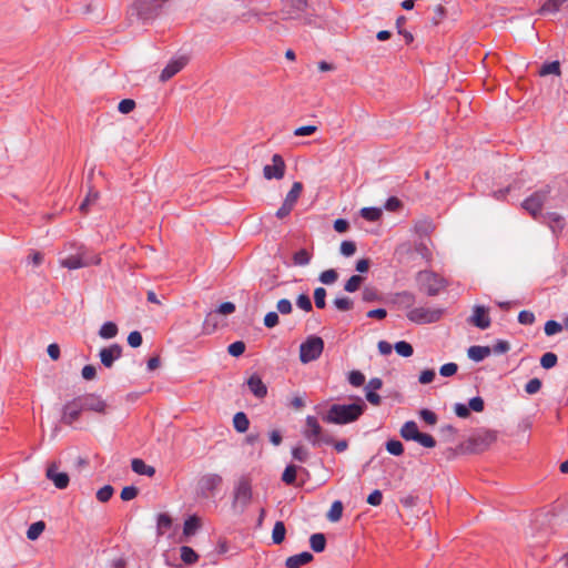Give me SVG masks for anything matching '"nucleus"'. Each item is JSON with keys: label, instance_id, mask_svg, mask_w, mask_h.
<instances>
[{"label": "nucleus", "instance_id": "nucleus-1", "mask_svg": "<svg viewBox=\"0 0 568 568\" xmlns=\"http://www.w3.org/2000/svg\"><path fill=\"white\" fill-rule=\"evenodd\" d=\"M281 8L276 12H264L258 20L271 22L275 17L283 21H296L301 24H311L313 14L310 12L307 0H280Z\"/></svg>", "mask_w": 568, "mask_h": 568}, {"label": "nucleus", "instance_id": "nucleus-2", "mask_svg": "<svg viewBox=\"0 0 568 568\" xmlns=\"http://www.w3.org/2000/svg\"><path fill=\"white\" fill-rule=\"evenodd\" d=\"M366 404L359 397L353 404H333L323 420L328 424L346 425L356 422L365 412Z\"/></svg>", "mask_w": 568, "mask_h": 568}, {"label": "nucleus", "instance_id": "nucleus-3", "mask_svg": "<svg viewBox=\"0 0 568 568\" xmlns=\"http://www.w3.org/2000/svg\"><path fill=\"white\" fill-rule=\"evenodd\" d=\"M100 263L101 258L99 255L83 245L78 246L75 253L70 254L60 261V265L69 270H78L91 265H99Z\"/></svg>", "mask_w": 568, "mask_h": 568}, {"label": "nucleus", "instance_id": "nucleus-4", "mask_svg": "<svg viewBox=\"0 0 568 568\" xmlns=\"http://www.w3.org/2000/svg\"><path fill=\"white\" fill-rule=\"evenodd\" d=\"M416 282L419 291L428 296H437L448 285V282L443 276L427 270L417 273Z\"/></svg>", "mask_w": 568, "mask_h": 568}, {"label": "nucleus", "instance_id": "nucleus-5", "mask_svg": "<svg viewBox=\"0 0 568 568\" xmlns=\"http://www.w3.org/2000/svg\"><path fill=\"white\" fill-rule=\"evenodd\" d=\"M302 434L313 446H320L321 444L331 445L333 443V438L324 434V430L315 416L308 415L305 418V426Z\"/></svg>", "mask_w": 568, "mask_h": 568}, {"label": "nucleus", "instance_id": "nucleus-6", "mask_svg": "<svg viewBox=\"0 0 568 568\" xmlns=\"http://www.w3.org/2000/svg\"><path fill=\"white\" fill-rule=\"evenodd\" d=\"M323 349L324 341L320 336H308L300 346V361L304 364L316 361Z\"/></svg>", "mask_w": 568, "mask_h": 568}, {"label": "nucleus", "instance_id": "nucleus-7", "mask_svg": "<svg viewBox=\"0 0 568 568\" xmlns=\"http://www.w3.org/2000/svg\"><path fill=\"white\" fill-rule=\"evenodd\" d=\"M550 194L549 186L540 189L528 196L521 206L535 219L540 220L544 214L541 213L542 206Z\"/></svg>", "mask_w": 568, "mask_h": 568}, {"label": "nucleus", "instance_id": "nucleus-8", "mask_svg": "<svg viewBox=\"0 0 568 568\" xmlns=\"http://www.w3.org/2000/svg\"><path fill=\"white\" fill-rule=\"evenodd\" d=\"M443 316V310L440 308H428V307H415L409 308L406 313V317L415 324H430L439 321Z\"/></svg>", "mask_w": 568, "mask_h": 568}, {"label": "nucleus", "instance_id": "nucleus-9", "mask_svg": "<svg viewBox=\"0 0 568 568\" xmlns=\"http://www.w3.org/2000/svg\"><path fill=\"white\" fill-rule=\"evenodd\" d=\"M78 397L84 412H94L99 414H104L106 412L108 404L100 395L88 393Z\"/></svg>", "mask_w": 568, "mask_h": 568}, {"label": "nucleus", "instance_id": "nucleus-10", "mask_svg": "<svg viewBox=\"0 0 568 568\" xmlns=\"http://www.w3.org/2000/svg\"><path fill=\"white\" fill-rule=\"evenodd\" d=\"M82 412H84V409L77 396L63 405L61 422L70 426L80 418Z\"/></svg>", "mask_w": 568, "mask_h": 568}, {"label": "nucleus", "instance_id": "nucleus-11", "mask_svg": "<svg viewBox=\"0 0 568 568\" xmlns=\"http://www.w3.org/2000/svg\"><path fill=\"white\" fill-rule=\"evenodd\" d=\"M285 162L280 154H274L272 156V164H266L263 168V175L266 180H281L285 174Z\"/></svg>", "mask_w": 568, "mask_h": 568}, {"label": "nucleus", "instance_id": "nucleus-12", "mask_svg": "<svg viewBox=\"0 0 568 568\" xmlns=\"http://www.w3.org/2000/svg\"><path fill=\"white\" fill-rule=\"evenodd\" d=\"M223 483V478L217 474H205L197 483L199 493L207 497Z\"/></svg>", "mask_w": 568, "mask_h": 568}, {"label": "nucleus", "instance_id": "nucleus-13", "mask_svg": "<svg viewBox=\"0 0 568 568\" xmlns=\"http://www.w3.org/2000/svg\"><path fill=\"white\" fill-rule=\"evenodd\" d=\"M497 439L496 432L489 429H481L474 434L470 438V444L475 450H485Z\"/></svg>", "mask_w": 568, "mask_h": 568}, {"label": "nucleus", "instance_id": "nucleus-14", "mask_svg": "<svg viewBox=\"0 0 568 568\" xmlns=\"http://www.w3.org/2000/svg\"><path fill=\"white\" fill-rule=\"evenodd\" d=\"M122 355V347L119 344H112L108 347H103L100 349L99 357L101 364L111 368L116 359H119Z\"/></svg>", "mask_w": 568, "mask_h": 568}, {"label": "nucleus", "instance_id": "nucleus-15", "mask_svg": "<svg viewBox=\"0 0 568 568\" xmlns=\"http://www.w3.org/2000/svg\"><path fill=\"white\" fill-rule=\"evenodd\" d=\"M252 498L251 483L247 478H241L234 489V499L236 503L246 506Z\"/></svg>", "mask_w": 568, "mask_h": 568}, {"label": "nucleus", "instance_id": "nucleus-16", "mask_svg": "<svg viewBox=\"0 0 568 568\" xmlns=\"http://www.w3.org/2000/svg\"><path fill=\"white\" fill-rule=\"evenodd\" d=\"M469 323L474 326L486 329L490 326V317L488 310L485 306L476 305L473 310V315L469 317Z\"/></svg>", "mask_w": 568, "mask_h": 568}, {"label": "nucleus", "instance_id": "nucleus-17", "mask_svg": "<svg viewBox=\"0 0 568 568\" xmlns=\"http://www.w3.org/2000/svg\"><path fill=\"white\" fill-rule=\"evenodd\" d=\"M187 63V59L185 57H179L172 59L165 68L162 70L160 74V80L165 82L173 78L176 73H179Z\"/></svg>", "mask_w": 568, "mask_h": 568}, {"label": "nucleus", "instance_id": "nucleus-18", "mask_svg": "<svg viewBox=\"0 0 568 568\" xmlns=\"http://www.w3.org/2000/svg\"><path fill=\"white\" fill-rule=\"evenodd\" d=\"M47 477L54 484L58 489L67 488L70 481L69 475L67 473H59L54 464L48 467Z\"/></svg>", "mask_w": 568, "mask_h": 568}, {"label": "nucleus", "instance_id": "nucleus-19", "mask_svg": "<svg viewBox=\"0 0 568 568\" xmlns=\"http://www.w3.org/2000/svg\"><path fill=\"white\" fill-rule=\"evenodd\" d=\"M542 223H547L554 233L561 232L565 226L564 217L556 212H548L539 220Z\"/></svg>", "mask_w": 568, "mask_h": 568}, {"label": "nucleus", "instance_id": "nucleus-20", "mask_svg": "<svg viewBox=\"0 0 568 568\" xmlns=\"http://www.w3.org/2000/svg\"><path fill=\"white\" fill-rule=\"evenodd\" d=\"M247 386L251 393L257 398H264L267 394V387L262 378L254 374L247 379Z\"/></svg>", "mask_w": 568, "mask_h": 568}, {"label": "nucleus", "instance_id": "nucleus-21", "mask_svg": "<svg viewBox=\"0 0 568 568\" xmlns=\"http://www.w3.org/2000/svg\"><path fill=\"white\" fill-rule=\"evenodd\" d=\"M313 560V555L308 551H303L297 555H293L286 559L287 568H301L303 565H306Z\"/></svg>", "mask_w": 568, "mask_h": 568}, {"label": "nucleus", "instance_id": "nucleus-22", "mask_svg": "<svg viewBox=\"0 0 568 568\" xmlns=\"http://www.w3.org/2000/svg\"><path fill=\"white\" fill-rule=\"evenodd\" d=\"M491 354L489 346L474 345L467 349L468 357L474 362H481Z\"/></svg>", "mask_w": 568, "mask_h": 568}, {"label": "nucleus", "instance_id": "nucleus-23", "mask_svg": "<svg viewBox=\"0 0 568 568\" xmlns=\"http://www.w3.org/2000/svg\"><path fill=\"white\" fill-rule=\"evenodd\" d=\"M131 468L138 475L153 477L155 474V468L153 466L146 465L144 460L140 458H133L131 460Z\"/></svg>", "mask_w": 568, "mask_h": 568}, {"label": "nucleus", "instance_id": "nucleus-24", "mask_svg": "<svg viewBox=\"0 0 568 568\" xmlns=\"http://www.w3.org/2000/svg\"><path fill=\"white\" fill-rule=\"evenodd\" d=\"M132 8L136 12V14L143 20L153 17L152 3L146 0H136Z\"/></svg>", "mask_w": 568, "mask_h": 568}, {"label": "nucleus", "instance_id": "nucleus-25", "mask_svg": "<svg viewBox=\"0 0 568 568\" xmlns=\"http://www.w3.org/2000/svg\"><path fill=\"white\" fill-rule=\"evenodd\" d=\"M418 434V426L414 420L406 422L400 428V436L405 440H415Z\"/></svg>", "mask_w": 568, "mask_h": 568}, {"label": "nucleus", "instance_id": "nucleus-26", "mask_svg": "<svg viewBox=\"0 0 568 568\" xmlns=\"http://www.w3.org/2000/svg\"><path fill=\"white\" fill-rule=\"evenodd\" d=\"M201 527V519L197 516H190L183 525V534L193 536Z\"/></svg>", "mask_w": 568, "mask_h": 568}, {"label": "nucleus", "instance_id": "nucleus-27", "mask_svg": "<svg viewBox=\"0 0 568 568\" xmlns=\"http://www.w3.org/2000/svg\"><path fill=\"white\" fill-rule=\"evenodd\" d=\"M233 426L236 432L245 433L250 427V420L245 413L239 412L233 417Z\"/></svg>", "mask_w": 568, "mask_h": 568}, {"label": "nucleus", "instance_id": "nucleus-28", "mask_svg": "<svg viewBox=\"0 0 568 568\" xmlns=\"http://www.w3.org/2000/svg\"><path fill=\"white\" fill-rule=\"evenodd\" d=\"M119 329L115 323L105 322L99 329V336L103 339H111L116 336Z\"/></svg>", "mask_w": 568, "mask_h": 568}, {"label": "nucleus", "instance_id": "nucleus-29", "mask_svg": "<svg viewBox=\"0 0 568 568\" xmlns=\"http://www.w3.org/2000/svg\"><path fill=\"white\" fill-rule=\"evenodd\" d=\"M310 546L315 552H322L324 551L326 547V538L325 535L322 532L313 534L310 537Z\"/></svg>", "mask_w": 568, "mask_h": 568}, {"label": "nucleus", "instance_id": "nucleus-30", "mask_svg": "<svg viewBox=\"0 0 568 568\" xmlns=\"http://www.w3.org/2000/svg\"><path fill=\"white\" fill-rule=\"evenodd\" d=\"M567 0H547L539 9L540 14L556 13Z\"/></svg>", "mask_w": 568, "mask_h": 568}, {"label": "nucleus", "instance_id": "nucleus-31", "mask_svg": "<svg viewBox=\"0 0 568 568\" xmlns=\"http://www.w3.org/2000/svg\"><path fill=\"white\" fill-rule=\"evenodd\" d=\"M286 535V528L283 521L278 520L275 523L272 530L273 544L280 545L284 541Z\"/></svg>", "mask_w": 568, "mask_h": 568}, {"label": "nucleus", "instance_id": "nucleus-32", "mask_svg": "<svg viewBox=\"0 0 568 568\" xmlns=\"http://www.w3.org/2000/svg\"><path fill=\"white\" fill-rule=\"evenodd\" d=\"M181 559L186 565H193L199 560V555L189 546L180 548Z\"/></svg>", "mask_w": 568, "mask_h": 568}, {"label": "nucleus", "instance_id": "nucleus-33", "mask_svg": "<svg viewBox=\"0 0 568 568\" xmlns=\"http://www.w3.org/2000/svg\"><path fill=\"white\" fill-rule=\"evenodd\" d=\"M302 189H303V185L301 182H294L291 190L286 194V197L284 200L285 203H288L292 206H295V204L301 195Z\"/></svg>", "mask_w": 568, "mask_h": 568}, {"label": "nucleus", "instance_id": "nucleus-34", "mask_svg": "<svg viewBox=\"0 0 568 568\" xmlns=\"http://www.w3.org/2000/svg\"><path fill=\"white\" fill-rule=\"evenodd\" d=\"M45 524L42 520L36 521L27 530V538L29 540H36L40 537V535L44 531Z\"/></svg>", "mask_w": 568, "mask_h": 568}, {"label": "nucleus", "instance_id": "nucleus-35", "mask_svg": "<svg viewBox=\"0 0 568 568\" xmlns=\"http://www.w3.org/2000/svg\"><path fill=\"white\" fill-rule=\"evenodd\" d=\"M342 515L343 504L341 500H335L327 513V519L332 523H336L342 518Z\"/></svg>", "mask_w": 568, "mask_h": 568}, {"label": "nucleus", "instance_id": "nucleus-36", "mask_svg": "<svg viewBox=\"0 0 568 568\" xmlns=\"http://www.w3.org/2000/svg\"><path fill=\"white\" fill-rule=\"evenodd\" d=\"M297 469L298 467L296 465H287L282 474L283 483H285L286 485H294L296 481Z\"/></svg>", "mask_w": 568, "mask_h": 568}, {"label": "nucleus", "instance_id": "nucleus-37", "mask_svg": "<svg viewBox=\"0 0 568 568\" xmlns=\"http://www.w3.org/2000/svg\"><path fill=\"white\" fill-rule=\"evenodd\" d=\"M311 258H312V254L305 248H301L300 251L295 252L293 255V262L295 265H298V266H305V265L310 264Z\"/></svg>", "mask_w": 568, "mask_h": 568}, {"label": "nucleus", "instance_id": "nucleus-38", "mask_svg": "<svg viewBox=\"0 0 568 568\" xmlns=\"http://www.w3.org/2000/svg\"><path fill=\"white\" fill-rule=\"evenodd\" d=\"M361 216L369 222H376L382 216V210L378 207H363Z\"/></svg>", "mask_w": 568, "mask_h": 568}, {"label": "nucleus", "instance_id": "nucleus-39", "mask_svg": "<svg viewBox=\"0 0 568 568\" xmlns=\"http://www.w3.org/2000/svg\"><path fill=\"white\" fill-rule=\"evenodd\" d=\"M363 281H364V278L361 275H352L346 281V283L344 285V290L348 293H354L361 287Z\"/></svg>", "mask_w": 568, "mask_h": 568}, {"label": "nucleus", "instance_id": "nucleus-40", "mask_svg": "<svg viewBox=\"0 0 568 568\" xmlns=\"http://www.w3.org/2000/svg\"><path fill=\"white\" fill-rule=\"evenodd\" d=\"M217 315L219 314L215 313V311H212L206 315L203 324V328L206 333H212L217 327Z\"/></svg>", "mask_w": 568, "mask_h": 568}, {"label": "nucleus", "instance_id": "nucleus-41", "mask_svg": "<svg viewBox=\"0 0 568 568\" xmlns=\"http://www.w3.org/2000/svg\"><path fill=\"white\" fill-rule=\"evenodd\" d=\"M394 348L396 353L403 357H409L414 353L413 346L405 341L395 343Z\"/></svg>", "mask_w": 568, "mask_h": 568}, {"label": "nucleus", "instance_id": "nucleus-42", "mask_svg": "<svg viewBox=\"0 0 568 568\" xmlns=\"http://www.w3.org/2000/svg\"><path fill=\"white\" fill-rule=\"evenodd\" d=\"M558 357L552 352H547L540 357V365L545 369H550L556 366Z\"/></svg>", "mask_w": 568, "mask_h": 568}, {"label": "nucleus", "instance_id": "nucleus-43", "mask_svg": "<svg viewBox=\"0 0 568 568\" xmlns=\"http://www.w3.org/2000/svg\"><path fill=\"white\" fill-rule=\"evenodd\" d=\"M564 327H565L564 323L560 324L554 320H550V321L546 322L544 329H545V334L547 336H552V335L560 333Z\"/></svg>", "mask_w": 568, "mask_h": 568}, {"label": "nucleus", "instance_id": "nucleus-44", "mask_svg": "<svg viewBox=\"0 0 568 568\" xmlns=\"http://www.w3.org/2000/svg\"><path fill=\"white\" fill-rule=\"evenodd\" d=\"M539 73H540V75H548V74L559 75L560 74V64L558 61L545 63L541 67Z\"/></svg>", "mask_w": 568, "mask_h": 568}, {"label": "nucleus", "instance_id": "nucleus-45", "mask_svg": "<svg viewBox=\"0 0 568 568\" xmlns=\"http://www.w3.org/2000/svg\"><path fill=\"white\" fill-rule=\"evenodd\" d=\"M172 526V519L168 514H160L158 516V531L164 534Z\"/></svg>", "mask_w": 568, "mask_h": 568}, {"label": "nucleus", "instance_id": "nucleus-46", "mask_svg": "<svg viewBox=\"0 0 568 568\" xmlns=\"http://www.w3.org/2000/svg\"><path fill=\"white\" fill-rule=\"evenodd\" d=\"M414 442H417L418 444H420L423 447H426V448H434L436 446L435 438L432 435L426 434V433L419 432L418 436L416 437V439Z\"/></svg>", "mask_w": 568, "mask_h": 568}, {"label": "nucleus", "instance_id": "nucleus-47", "mask_svg": "<svg viewBox=\"0 0 568 568\" xmlns=\"http://www.w3.org/2000/svg\"><path fill=\"white\" fill-rule=\"evenodd\" d=\"M333 303H334L335 307L338 311H342V312L349 311L354 306L353 301L349 297H347V296L337 297V298L334 300Z\"/></svg>", "mask_w": 568, "mask_h": 568}, {"label": "nucleus", "instance_id": "nucleus-48", "mask_svg": "<svg viewBox=\"0 0 568 568\" xmlns=\"http://www.w3.org/2000/svg\"><path fill=\"white\" fill-rule=\"evenodd\" d=\"M386 449L390 455L400 456L404 452V446L399 440L390 439L386 443Z\"/></svg>", "mask_w": 568, "mask_h": 568}, {"label": "nucleus", "instance_id": "nucleus-49", "mask_svg": "<svg viewBox=\"0 0 568 568\" xmlns=\"http://www.w3.org/2000/svg\"><path fill=\"white\" fill-rule=\"evenodd\" d=\"M337 272L333 268H329L321 273L320 281L325 285H331L337 281Z\"/></svg>", "mask_w": 568, "mask_h": 568}, {"label": "nucleus", "instance_id": "nucleus-50", "mask_svg": "<svg viewBox=\"0 0 568 568\" xmlns=\"http://www.w3.org/2000/svg\"><path fill=\"white\" fill-rule=\"evenodd\" d=\"M348 383L354 387H361L365 383V376L359 371H352L348 374Z\"/></svg>", "mask_w": 568, "mask_h": 568}, {"label": "nucleus", "instance_id": "nucleus-51", "mask_svg": "<svg viewBox=\"0 0 568 568\" xmlns=\"http://www.w3.org/2000/svg\"><path fill=\"white\" fill-rule=\"evenodd\" d=\"M308 456V450L303 446H295L292 449V457L300 463L306 462Z\"/></svg>", "mask_w": 568, "mask_h": 568}, {"label": "nucleus", "instance_id": "nucleus-52", "mask_svg": "<svg viewBox=\"0 0 568 568\" xmlns=\"http://www.w3.org/2000/svg\"><path fill=\"white\" fill-rule=\"evenodd\" d=\"M113 491L114 489L112 486L105 485L97 491V499L101 503H106L112 497Z\"/></svg>", "mask_w": 568, "mask_h": 568}, {"label": "nucleus", "instance_id": "nucleus-53", "mask_svg": "<svg viewBox=\"0 0 568 568\" xmlns=\"http://www.w3.org/2000/svg\"><path fill=\"white\" fill-rule=\"evenodd\" d=\"M325 297L326 290L324 287H316L314 291V302L317 308H324L326 306Z\"/></svg>", "mask_w": 568, "mask_h": 568}, {"label": "nucleus", "instance_id": "nucleus-54", "mask_svg": "<svg viewBox=\"0 0 568 568\" xmlns=\"http://www.w3.org/2000/svg\"><path fill=\"white\" fill-rule=\"evenodd\" d=\"M227 352L230 355L239 357L245 352V344L242 341H236L229 345Z\"/></svg>", "mask_w": 568, "mask_h": 568}, {"label": "nucleus", "instance_id": "nucleus-55", "mask_svg": "<svg viewBox=\"0 0 568 568\" xmlns=\"http://www.w3.org/2000/svg\"><path fill=\"white\" fill-rule=\"evenodd\" d=\"M296 305L304 312H311L313 310L312 301L308 295L301 294L296 300Z\"/></svg>", "mask_w": 568, "mask_h": 568}, {"label": "nucleus", "instance_id": "nucleus-56", "mask_svg": "<svg viewBox=\"0 0 568 568\" xmlns=\"http://www.w3.org/2000/svg\"><path fill=\"white\" fill-rule=\"evenodd\" d=\"M535 321V314L530 311L525 310L518 314V322L523 325H532Z\"/></svg>", "mask_w": 568, "mask_h": 568}, {"label": "nucleus", "instance_id": "nucleus-57", "mask_svg": "<svg viewBox=\"0 0 568 568\" xmlns=\"http://www.w3.org/2000/svg\"><path fill=\"white\" fill-rule=\"evenodd\" d=\"M541 381L539 378H531L527 382L525 385V390L527 394L532 395L540 390L541 388Z\"/></svg>", "mask_w": 568, "mask_h": 568}, {"label": "nucleus", "instance_id": "nucleus-58", "mask_svg": "<svg viewBox=\"0 0 568 568\" xmlns=\"http://www.w3.org/2000/svg\"><path fill=\"white\" fill-rule=\"evenodd\" d=\"M433 230V223L429 220H422L415 224V231L418 234H428Z\"/></svg>", "mask_w": 568, "mask_h": 568}, {"label": "nucleus", "instance_id": "nucleus-59", "mask_svg": "<svg viewBox=\"0 0 568 568\" xmlns=\"http://www.w3.org/2000/svg\"><path fill=\"white\" fill-rule=\"evenodd\" d=\"M138 488L135 486H126L121 491V499L124 501H129L134 499L138 496Z\"/></svg>", "mask_w": 568, "mask_h": 568}, {"label": "nucleus", "instance_id": "nucleus-60", "mask_svg": "<svg viewBox=\"0 0 568 568\" xmlns=\"http://www.w3.org/2000/svg\"><path fill=\"white\" fill-rule=\"evenodd\" d=\"M419 416L428 425H435L437 423V415L427 408L422 409Z\"/></svg>", "mask_w": 568, "mask_h": 568}, {"label": "nucleus", "instance_id": "nucleus-61", "mask_svg": "<svg viewBox=\"0 0 568 568\" xmlns=\"http://www.w3.org/2000/svg\"><path fill=\"white\" fill-rule=\"evenodd\" d=\"M134 108H135V102L132 99H123L122 101H120V103L118 105V110L123 114L130 113L131 111L134 110Z\"/></svg>", "mask_w": 568, "mask_h": 568}, {"label": "nucleus", "instance_id": "nucleus-62", "mask_svg": "<svg viewBox=\"0 0 568 568\" xmlns=\"http://www.w3.org/2000/svg\"><path fill=\"white\" fill-rule=\"evenodd\" d=\"M276 310L283 315L291 314L293 310L291 301L287 298L280 300L276 304Z\"/></svg>", "mask_w": 568, "mask_h": 568}, {"label": "nucleus", "instance_id": "nucleus-63", "mask_svg": "<svg viewBox=\"0 0 568 568\" xmlns=\"http://www.w3.org/2000/svg\"><path fill=\"white\" fill-rule=\"evenodd\" d=\"M356 252V245L352 241H343L341 244V254L352 256Z\"/></svg>", "mask_w": 568, "mask_h": 568}, {"label": "nucleus", "instance_id": "nucleus-64", "mask_svg": "<svg viewBox=\"0 0 568 568\" xmlns=\"http://www.w3.org/2000/svg\"><path fill=\"white\" fill-rule=\"evenodd\" d=\"M458 369V366L457 364L455 363H446L444 364L440 369H439V374L444 377H449V376H453L456 374Z\"/></svg>", "mask_w": 568, "mask_h": 568}]
</instances>
